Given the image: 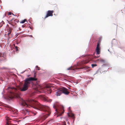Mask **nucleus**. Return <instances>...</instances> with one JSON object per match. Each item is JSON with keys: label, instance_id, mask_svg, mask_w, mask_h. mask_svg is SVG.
I'll return each mask as SVG.
<instances>
[{"label": "nucleus", "instance_id": "nucleus-1", "mask_svg": "<svg viewBox=\"0 0 125 125\" xmlns=\"http://www.w3.org/2000/svg\"><path fill=\"white\" fill-rule=\"evenodd\" d=\"M21 105L26 107H32L41 111H46V115L44 116V119L46 118L51 114V110L47 106L40 104L36 101L31 100L28 101H25L21 99Z\"/></svg>", "mask_w": 125, "mask_h": 125}, {"label": "nucleus", "instance_id": "nucleus-2", "mask_svg": "<svg viewBox=\"0 0 125 125\" xmlns=\"http://www.w3.org/2000/svg\"><path fill=\"white\" fill-rule=\"evenodd\" d=\"M37 79L35 77H30L26 79L24 81V83L22 88H20L21 91H24L26 90L30 86V84L32 81H36Z\"/></svg>", "mask_w": 125, "mask_h": 125}, {"label": "nucleus", "instance_id": "nucleus-3", "mask_svg": "<svg viewBox=\"0 0 125 125\" xmlns=\"http://www.w3.org/2000/svg\"><path fill=\"white\" fill-rule=\"evenodd\" d=\"M53 108L55 109L57 113V116H61L64 113V107L62 105L59 106L58 104H55L53 105Z\"/></svg>", "mask_w": 125, "mask_h": 125}, {"label": "nucleus", "instance_id": "nucleus-4", "mask_svg": "<svg viewBox=\"0 0 125 125\" xmlns=\"http://www.w3.org/2000/svg\"><path fill=\"white\" fill-rule=\"evenodd\" d=\"M11 89H14V90L16 91V92L15 93L12 92L11 93V96L10 97V98L11 99H12L14 97H16L17 98H19L20 97V96L21 94L20 93L18 92L16 89H15L14 87H12Z\"/></svg>", "mask_w": 125, "mask_h": 125}, {"label": "nucleus", "instance_id": "nucleus-5", "mask_svg": "<svg viewBox=\"0 0 125 125\" xmlns=\"http://www.w3.org/2000/svg\"><path fill=\"white\" fill-rule=\"evenodd\" d=\"M21 112L24 115H36V113L31 111H29L27 110H22L21 111Z\"/></svg>", "mask_w": 125, "mask_h": 125}, {"label": "nucleus", "instance_id": "nucleus-6", "mask_svg": "<svg viewBox=\"0 0 125 125\" xmlns=\"http://www.w3.org/2000/svg\"><path fill=\"white\" fill-rule=\"evenodd\" d=\"M99 56L96 57V56H94V57H93L91 55H87L86 56V59L85 61H83L82 62V63L86 64L89 61L91 60L93 58H96L98 57Z\"/></svg>", "mask_w": 125, "mask_h": 125}, {"label": "nucleus", "instance_id": "nucleus-7", "mask_svg": "<svg viewBox=\"0 0 125 125\" xmlns=\"http://www.w3.org/2000/svg\"><path fill=\"white\" fill-rule=\"evenodd\" d=\"M51 86L49 85H47L45 86L44 89H43V90L44 91V92H47V93L49 94H51V90L50 89Z\"/></svg>", "mask_w": 125, "mask_h": 125}, {"label": "nucleus", "instance_id": "nucleus-8", "mask_svg": "<svg viewBox=\"0 0 125 125\" xmlns=\"http://www.w3.org/2000/svg\"><path fill=\"white\" fill-rule=\"evenodd\" d=\"M14 117V116H10L9 117L6 116V119L7 121V123L5 125H13L12 124H10L9 123V120L11 119L12 118Z\"/></svg>", "mask_w": 125, "mask_h": 125}, {"label": "nucleus", "instance_id": "nucleus-9", "mask_svg": "<svg viewBox=\"0 0 125 125\" xmlns=\"http://www.w3.org/2000/svg\"><path fill=\"white\" fill-rule=\"evenodd\" d=\"M101 43V42L100 40L98 42L97 46L96 49V50L97 54H99L100 53V45Z\"/></svg>", "mask_w": 125, "mask_h": 125}, {"label": "nucleus", "instance_id": "nucleus-10", "mask_svg": "<svg viewBox=\"0 0 125 125\" xmlns=\"http://www.w3.org/2000/svg\"><path fill=\"white\" fill-rule=\"evenodd\" d=\"M40 97L41 99L45 101L51 102L52 101L51 99H49L47 97H46L43 95H40Z\"/></svg>", "mask_w": 125, "mask_h": 125}, {"label": "nucleus", "instance_id": "nucleus-11", "mask_svg": "<svg viewBox=\"0 0 125 125\" xmlns=\"http://www.w3.org/2000/svg\"><path fill=\"white\" fill-rule=\"evenodd\" d=\"M53 12L54 11L53 10H48L47 12L46 16L44 17V19H45L49 16H52Z\"/></svg>", "mask_w": 125, "mask_h": 125}, {"label": "nucleus", "instance_id": "nucleus-12", "mask_svg": "<svg viewBox=\"0 0 125 125\" xmlns=\"http://www.w3.org/2000/svg\"><path fill=\"white\" fill-rule=\"evenodd\" d=\"M61 89L62 93L65 95H68L70 93L68 91V89L65 87H63L61 88Z\"/></svg>", "mask_w": 125, "mask_h": 125}, {"label": "nucleus", "instance_id": "nucleus-13", "mask_svg": "<svg viewBox=\"0 0 125 125\" xmlns=\"http://www.w3.org/2000/svg\"><path fill=\"white\" fill-rule=\"evenodd\" d=\"M62 93L61 88L55 92V95L57 96H60Z\"/></svg>", "mask_w": 125, "mask_h": 125}, {"label": "nucleus", "instance_id": "nucleus-14", "mask_svg": "<svg viewBox=\"0 0 125 125\" xmlns=\"http://www.w3.org/2000/svg\"><path fill=\"white\" fill-rule=\"evenodd\" d=\"M68 115L69 117H72L73 119L75 118L74 115L72 113H70V114H68Z\"/></svg>", "mask_w": 125, "mask_h": 125}, {"label": "nucleus", "instance_id": "nucleus-15", "mask_svg": "<svg viewBox=\"0 0 125 125\" xmlns=\"http://www.w3.org/2000/svg\"><path fill=\"white\" fill-rule=\"evenodd\" d=\"M12 30V29L10 28H9V31H8V35L9 36V35L11 33V31Z\"/></svg>", "mask_w": 125, "mask_h": 125}, {"label": "nucleus", "instance_id": "nucleus-16", "mask_svg": "<svg viewBox=\"0 0 125 125\" xmlns=\"http://www.w3.org/2000/svg\"><path fill=\"white\" fill-rule=\"evenodd\" d=\"M39 83V82H37L36 85V87H37V88L39 89V87L40 86V85L38 83Z\"/></svg>", "mask_w": 125, "mask_h": 125}, {"label": "nucleus", "instance_id": "nucleus-17", "mask_svg": "<svg viewBox=\"0 0 125 125\" xmlns=\"http://www.w3.org/2000/svg\"><path fill=\"white\" fill-rule=\"evenodd\" d=\"M4 24V22L3 21H2V22L0 23V27H1L2 26L3 24Z\"/></svg>", "mask_w": 125, "mask_h": 125}, {"label": "nucleus", "instance_id": "nucleus-18", "mask_svg": "<svg viewBox=\"0 0 125 125\" xmlns=\"http://www.w3.org/2000/svg\"><path fill=\"white\" fill-rule=\"evenodd\" d=\"M26 21V19H25L21 21L20 22L21 23H24Z\"/></svg>", "mask_w": 125, "mask_h": 125}, {"label": "nucleus", "instance_id": "nucleus-19", "mask_svg": "<svg viewBox=\"0 0 125 125\" xmlns=\"http://www.w3.org/2000/svg\"><path fill=\"white\" fill-rule=\"evenodd\" d=\"M92 67L94 68V67H95L97 66V65L96 64H93L91 65Z\"/></svg>", "mask_w": 125, "mask_h": 125}, {"label": "nucleus", "instance_id": "nucleus-20", "mask_svg": "<svg viewBox=\"0 0 125 125\" xmlns=\"http://www.w3.org/2000/svg\"><path fill=\"white\" fill-rule=\"evenodd\" d=\"M36 68L37 69L39 70H40V67H38V66H36Z\"/></svg>", "mask_w": 125, "mask_h": 125}, {"label": "nucleus", "instance_id": "nucleus-21", "mask_svg": "<svg viewBox=\"0 0 125 125\" xmlns=\"http://www.w3.org/2000/svg\"><path fill=\"white\" fill-rule=\"evenodd\" d=\"M67 69L68 70H72L73 69V68L72 67H70L67 68Z\"/></svg>", "mask_w": 125, "mask_h": 125}, {"label": "nucleus", "instance_id": "nucleus-22", "mask_svg": "<svg viewBox=\"0 0 125 125\" xmlns=\"http://www.w3.org/2000/svg\"><path fill=\"white\" fill-rule=\"evenodd\" d=\"M15 47V49L16 50V51H18V47H17V46H16Z\"/></svg>", "mask_w": 125, "mask_h": 125}, {"label": "nucleus", "instance_id": "nucleus-23", "mask_svg": "<svg viewBox=\"0 0 125 125\" xmlns=\"http://www.w3.org/2000/svg\"><path fill=\"white\" fill-rule=\"evenodd\" d=\"M12 13L10 12H9L8 13V15H11Z\"/></svg>", "mask_w": 125, "mask_h": 125}, {"label": "nucleus", "instance_id": "nucleus-24", "mask_svg": "<svg viewBox=\"0 0 125 125\" xmlns=\"http://www.w3.org/2000/svg\"><path fill=\"white\" fill-rule=\"evenodd\" d=\"M99 60H100V61H101V62H103L104 61L102 59H100Z\"/></svg>", "mask_w": 125, "mask_h": 125}, {"label": "nucleus", "instance_id": "nucleus-25", "mask_svg": "<svg viewBox=\"0 0 125 125\" xmlns=\"http://www.w3.org/2000/svg\"><path fill=\"white\" fill-rule=\"evenodd\" d=\"M2 54L1 53H0V57H1L2 56Z\"/></svg>", "mask_w": 125, "mask_h": 125}, {"label": "nucleus", "instance_id": "nucleus-26", "mask_svg": "<svg viewBox=\"0 0 125 125\" xmlns=\"http://www.w3.org/2000/svg\"><path fill=\"white\" fill-rule=\"evenodd\" d=\"M13 113L14 114H17V113H18L16 112H14Z\"/></svg>", "mask_w": 125, "mask_h": 125}, {"label": "nucleus", "instance_id": "nucleus-27", "mask_svg": "<svg viewBox=\"0 0 125 125\" xmlns=\"http://www.w3.org/2000/svg\"><path fill=\"white\" fill-rule=\"evenodd\" d=\"M22 27H25V26L24 25H22Z\"/></svg>", "mask_w": 125, "mask_h": 125}, {"label": "nucleus", "instance_id": "nucleus-28", "mask_svg": "<svg viewBox=\"0 0 125 125\" xmlns=\"http://www.w3.org/2000/svg\"><path fill=\"white\" fill-rule=\"evenodd\" d=\"M30 36L31 37H32V36L31 35H30Z\"/></svg>", "mask_w": 125, "mask_h": 125}, {"label": "nucleus", "instance_id": "nucleus-29", "mask_svg": "<svg viewBox=\"0 0 125 125\" xmlns=\"http://www.w3.org/2000/svg\"><path fill=\"white\" fill-rule=\"evenodd\" d=\"M16 24V23H15L14 22V24Z\"/></svg>", "mask_w": 125, "mask_h": 125}, {"label": "nucleus", "instance_id": "nucleus-30", "mask_svg": "<svg viewBox=\"0 0 125 125\" xmlns=\"http://www.w3.org/2000/svg\"><path fill=\"white\" fill-rule=\"evenodd\" d=\"M64 123H65V125H66V123L65 122Z\"/></svg>", "mask_w": 125, "mask_h": 125}, {"label": "nucleus", "instance_id": "nucleus-31", "mask_svg": "<svg viewBox=\"0 0 125 125\" xmlns=\"http://www.w3.org/2000/svg\"><path fill=\"white\" fill-rule=\"evenodd\" d=\"M19 29H20V30H21V29H19Z\"/></svg>", "mask_w": 125, "mask_h": 125}, {"label": "nucleus", "instance_id": "nucleus-32", "mask_svg": "<svg viewBox=\"0 0 125 125\" xmlns=\"http://www.w3.org/2000/svg\"><path fill=\"white\" fill-rule=\"evenodd\" d=\"M12 25H13V24H12Z\"/></svg>", "mask_w": 125, "mask_h": 125}, {"label": "nucleus", "instance_id": "nucleus-33", "mask_svg": "<svg viewBox=\"0 0 125 125\" xmlns=\"http://www.w3.org/2000/svg\"><path fill=\"white\" fill-rule=\"evenodd\" d=\"M12 14L13 15H14L13 13H12Z\"/></svg>", "mask_w": 125, "mask_h": 125}]
</instances>
